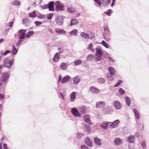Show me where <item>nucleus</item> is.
<instances>
[{"instance_id":"26","label":"nucleus","mask_w":149,"mask_h":149,"mask_svg":"<svg viewBox=\"0 0 149 149\" xmlns=\"http://www.w3.org/2000/svg\"><path fill=\"white\" fill-rule=\"evenodd\" d=\"M84 131L87 134H89L91 131V129L90 126L89 125H85L84 128Z\"/></svg>"},{"instance_id":"29","label":"nucleus","mask_w":149,"mask_h":149,"mask_svg":"<svg viewBox=\"0 0 149 149\" xmlns=\"http://www.w3.org/2000/svg\"><path fill=\"white\" fill-rule=\"evenodd\" d=\"M70 101L71 102L74 101L76 97V92H72L70 94Z\"/></svg>"},{"instance_id":"64","label":"nucleus","mask_w":149,"mask_h":149,"mask_svg":"<svg viewBox=\"0 0 149 149\" xmlns=\"http://www.w3.org/2000/svg\"><path fill=\"white\" fill-rule=\"evenodd\" d=\"M4 97L5 95L4 94L1 93L0 94V99H3L4 98Z\"/></svg>"},{"instance_id":"4","label":"nucleus","mask_w":149,"mask_h":149,"mask_svg":"<svg viewBox=\"0 0 149 149\" xmlns=\"http://www.w3.org/2000/svg\"><path fill=\"white\" fill-rule=\"evenodd\" d=\"M64 18H65V17L63 15L61 16H56L55 18L56 24L58 26L63 25Z\"/></svg>"},{"instance_id":"41","label":"nucleus","mask_w":149,"mask_h":149,"mask_svg":"<svg viewBox=\"0 0 149 149\" xmlns=\"http://www.w3.org/2000/svg\"><path fill=\"white\" fill-rule=\"evenodd\" d=\"M97 81L100 84H104L105 82V79L103 78H99L97 79Z\"/></svg>"},{"instance_id":"59","label":"nucleus","mask_w":149,"mask_h":149,"mask_svg":"<svg viewBox=\"0 0 149 149\" xmlns=\"http://www.w3.org/2000/svg\"><path fill=\"white\" fill-rule=\"evenodd\" d=\"M93 47L92 44L91 43L88 45L87 49L89 50H91V48H92Z\"/></svg>"},{"instance_id":"45","label":"nucleus","mask_w":149,"mask_h":149,"mask_svg":"<svg viewBox=\"0 0 149 149\" xmlns=\"http://www.w3.org/2000/svg\"><path fill=\"white\" fill-rule=\"evenodd\" d=\"M19 40L18 41V42L17 43H16V46L17 47H19V45H20V43L21 42H22L23 41V40L24 39V38H20V37H19Z\"/></svg>"},{"instance_id":"38","label":"nucleus","mask_w":149,"mask_h":149,"mask_svg":"<svg viewBox=\"0 0 149 149\" xmlns=\"http://www.w3.org/2000/svg\"><path fill=\"white\" fill-rule=\"evenodd\" d=\"M13 49L11 52V54L13 55H15L17 53L18 50L16 48L15 46L13 45Z\"/></svg>"},{"instance_id":"60","label":"nucleus","mask_w":149,"mask_h":149,"mask_svg":"<svg viewBox=\"0 0 149 149\" xmlns=\"http://www.w3.org/2000/svg\"><path fill=\"white\" fill-rule=\"evenodd\" d=\"M108 59L112 62H115V61L113 59V58L110 56H109L108 57Z\"/></svg>"},{"instance_id":"55","label":"nucleus","mask_w":149,"mask_h":149,"mask_svg":"<svg viewBox=\"0 0 149 149\" xmlns=\"http://www.w3.org/2000/svg\"><path fill=\"white\" fill-rule=\"evenodd\" d=\"M112 76L110 74H107V79L110 81L113 80V79L112 77Z\"/></svg>"},{"instance_id":"58","label":"nucleus","mask_w":149,"mask_h":149,"mask_svg":"<svg viewBox=\"0 0 149 149\" xmlns=\"http://www.w3.org/2000/svg\"><path fill=\"white\" fill-rule=\"evenodd\" d=\"M81 149H89L85 145H81Z\"/></svg>"},{"instance_id":"23","label":"nucleus","mask_w":149,"mask_h":149,"mask_svg":"<svg viewBox=\"0 0 149 149\" xmlns=\"http://www.w3.org/2000/svg\"><path fill=\"white\" fill-rule=\"evenodd\" d=\"M108 70L109 72V74H110L111 75L113 76L115 74L116 70L114 68L110 67L108 68Z\"/></svg>"},{"instance_id":"11","label":"nucleus","mask_w":149,"mask_h":149,"mask_svg":"<svg viewBox=\"0 0 149 149\" xmlns=\"http://www.w3.org/2000/svg\"><path fill=\"white\" fill-rule=\"evenodd\" d=\"M54 3L53 1H50L47 4V7L49 9V10L51 11H54Z\"/></svg>"},{"instance_id":"31","label":"nucleus","mask_w":149,"mask_h":149,"mask_svg":"<svg viewBox=\"0 0 149 149\" xmlns=\"http://www.w3.org/2000/svg\"><path fill=\"white\" fill-rule=\"evenodd\" d=\"M125 99L126 104L128 106H130V105L131 102L130 98L128 96H126L125 97Z\"/></svg>"},{"instance_id":"5","label":"nucleus","mask_w":149,"mask_h":149,"mask_svg":"<svg viewBox=\"0 0 149 149\" xmlns=\"http://www.w3.org/2000/svg\"><path fill=\"white\" fill-rule=\"evenodd\" d=\"M26 31V29H21L18 31V33H19L18 36L19 37H20V38L24 39L25 38V35Z\"/></svg>"},{"instance_id":"28","label":"nucleus","mask_w":149,"mask_h":149,"mask_svg":"<svg viewBox=\"0 0 149 149\" xmlns=\"http://www.w3.org/2000/svg\"><path fill=\"white\" fill-rule=\"evenodd\" d=\"M78 23V20L75 18H72L71 19L70 26H71L72 25H75L77 24Z\"/></svg>"},{"instance_id":"15","label":"nucleus","mask_w":149,"mask_h":149,"mask_svg":"<svg viewBox=\"0 0 149 149\" xmlns=\"http://www.w3.org/2000/svg\"><path fill=\"white\" fill-rule=\"evenodd\" d=\"M89 90L92 93L95 94H98L100 91L99 89L93 86H91Z\"/></svg>"},{"instance_id":"7","label":"nucleus","mask_w":149,"mask_h":149,"mask_svg":"<svg viewBox=\"0 0 149 149\" xmlns=\"http://www.w3.org/2000/svg\"><path fill=\"white\" fill-rule=\"evenodd\" d=\"M71 112L76 117L81 116V114L78 111L77 109L75 108H72L71 109Z\"/></svg>"},{"instance_id":"44","label":"nucleus","mask_w":149,"mask_h":149,"mask_svg":"<svg viewBox=\"0 0 149 149\" xmlns=\"http://www.w3.org/2000/svg\"><path fill=\"white\" fill-rule=\"evenodd\" d=\"M94 58V55L92 54L89 55L87 57L86 60L88 61H91Z\"/></svg>"},{"instance_id":"51","label":"nucleus","mask_w":149,"mask_h":149,"mask_svg":"<svg viewBox=\"0 0 149 149\" xmlns=\"http://www.w3.org/2000/svg\"><path fill=\"white\" fill-rule=\"evenodd\" d=\"M53 15V13H49L47 15V18L48 20H51L52 18Z\"/></svg>"},{"instance_id":"22","label":"nucleus","mask_w":149,"mask_h":149,"mask_svg":"<svg viewBox=\"0 0 149 149\" xmlns=\"http://www.w3.org/2000/svg\"><path fill=\"white\" fill-rule=\"evenodd\" d=\"M109 122H104L102 123H101L100 125V126L102 128L104 129H107V126L109 124Z\"/></svg>"},{"instance_id":"25","label":"nucleus","mask_w":149,"mask_h":149,"mask_svg":"<svg viewBox=\"0 0 149 149\" xmlns=\"http://www.w3.org/2000/svg\"><path fill=\"white\" fill-rule=\"evenodd\" d=\"M67 10L70 13H73L75 12V9L72 6L68 5L67 6Z\"/></svg>"},{"instance_id":"37","label":"nucleus","mask_w":149,"mask_h":149,"mask_svg":"<svg viewBox=\"0 0 149 149\" xmlns=\"http://www.w3.org/2000/svg\"><path fill=\"white\" fill-rule=\"evenodd\" d=\"M134 137V136H131L128 137L127 138V141L130 143H133Z\"/></svg>"},{"instance_id":"8","label":"nucleus","mask_w":149,"mask_h":149,"mask_svg":"<svg viewBox=\"0 0 149 149\" xmlns=\"http://www.w3.org/2000/svg\"><path fill=\"white\" fill-rule=\"evenodd\" d=\"M104 36L107 37H109L111 33L108 26L107 25H104Z\"/></svg>"},{"instance_id":"6","label":"nucleus","mask_w":149,"mask_h":149,"mask_svg":"<svg viewBox=\"0 0 149 149\" xmlns=\"http://www.w3.org/2000/svg\"><path fill=\"white\" fill-rule=\"evenodd\" d=\"M120 120L117 119L112 122H109L110 127L112 128H116L120 123Z\"/></svg>"},{"instance_id":"47","label":"nucleus","mask_w":149,"mask_h":149,"mask_svg":"<svg viewBox=\"0 0 149 149\" xmlns=\"http://www.w3.org/2000/svg\"><path fill=\"white\" fill-rule=\"evenodd\" d=\"M39 15L37 16V17L39 19H45L46 18L45 15H42L41 13H39Z\"/></svg>"},{"instance_id":"62","label":"nucleus","mask_w":149,"mask_h":149,"mask_svg":"<svg viewBox=\"0 0 149 149\" xmlns=\"http://www.w3.org/2000/svg\"><path fill=\"white\" fill-rule=\"evenodd\" d=\"M47 4L45 5L44 6H42L41 5V8L43 9H46L47 8H48V7H47Z\"/></svg>"},{"instance_id":"10","label":"nucleus","mask_w":149,"mask_h":149,"mask_svg":"<svg viewBox=\"0 0 149 149\" xmlns=\"http://www.w3.org/2000/svg\"><path fill=\"white\" fill-rule=\"evenodd\" d=\"M112 111L111 108L109 107H105L102 111V113L104 114H110Z\"/></svg>"},{"instance_id":"42","label":"nucleus","mask_w":149,"mask_h":149,"mask_svg":"<svg viewBox=\"0 0 149 149\" xmlns=\"http://www.w3.org/2000/svg\"><path fill=\"white\" fill-rule=\"evenodd\" d=\"M82 62V61L81 60L78 59L77 60L74 61V64L75 65L77 66L81 65Z\"/></svg>"},{"instance_id":"2","label":"nucleus","mask_w":149,"mask_h":149,"mask_svg":"<svg viewBox=\"0 0 149 149\" xmlns=\"http://www.w3.org/2000/svg\"><path fill=\"white\" fill-rule=\"evenodd\" d=\"M14 61L13 58L10 60H9V58L8 57L5 58L3 60V66L8 68H10L13 64Z\"/></svg>"},{"instance_id":"46","label":"nucleus","mask_w":149,"mask_h":149,"mask_svg":"<svg viewBox=\"0 0 149 149\" xmlns=\"http://www.w3.org/2000/svg\"><path fill=\"white\" fill-rule=\"evenodd\" d=\"M101 44L106 48H109V45L104 40H102Z\"/></svg>"},{"instance_id":"18","label":"nucleus","mask_w":149,"mask_h":149,"mask_svg":"<svg viewBox=\"0 0 149 149\" xmlns=\"http://www.w3.org/2000/svg\"><path fill=\"white\" fill-rule=\"evenodd\" d=\"M55 31L56 33L60 34H65L66 33L65 31L61 29H55Z\"/></svg>"},{"instance_id":"16","label":"nucleus","mask_w":149,"mask_h":149,"mask_svg":"<svg viewBox=\"0 0 149 149\" xmlns=\"http://www.w3.org/2000/svg\"><path fill=\"white\" fill-rule=\"evenodd\" d=\"M85 143L87 146L91 147L93 146L92 141L88 137H87L85 140Z\"/></svg>"},{"instance_id":"24","label":"nucleus","mask_w":149,"mask_h":149,"mask_svg":"<svg viewBox=\"0 0 149 149\" xmlns=\"http://www.w3.org/2000/svg\"><path fill=\"white\" fill-rule=\"evenodd\" d=\"M60 53H57L55 54L53 58V61L55 62H57L60 59Z\"/></svg>"},{"instance_id":"1","label":"nucleus","mask_w":149,"mask_h":149,"mask_svg":"<svg viewBox=\"0 0 149 149\" xmlns=\"http://www.w3.org/2000/svg\"><path fill=\"white\" fill-rule=\"evenodd\" d=\"M10 76V74L8 72H4L2 73L0 77V86H2L4 84L3 86H6Z\"/></svg>"},{"instance_id":"39","label":"nucleus","mask_w":149,"mask_h":149,"mask_svg":"<svg viewBox=\"0 0 149 149\" xmlns=\"http://www.w3.org/2000/svg\"><path fill=\"white\" fill-rule=\"evenodd\" d=\"M86 107H81L79 109V112L83 114L86 113Z\"/></svg>"},{"instance_id":"52","label":"nucleus","mask_w":149,"mask_h":149,"mask_svg":"<svg viewBox=\"0 0 149 149\" xmlns=\"http://www.w3.org/2000/svg\"><path fill=\"white\" fill-rule=\"evenodd\" d=\"M29 21V19L28 18H25L22 20V23L23 24H25L28 23Z\"/></svg>"},{"instance_id":"35","label":"nucleus","mask_w":149,"mask_h":149,"mask_svg":"<svg viewBox=\"0 0 149 149\" xmlns=\"http://www.w3.org/2000/svg\"><path fill=\"white\" fill-rule=\"evenodd\" d=\"M95 60L97 61H100L102 60V55H99L98 54H95Z\"/></svg>"},{"instance_id":"63","label":"nucleus","mask_w":149,"mask_h":149,"mask_svg":"<svg viewBox=\"0 0 149 149\" xmlns=\"http://www.w3.org/2000/svg\"><path fill=\"white\" fill-rule=\"evenodd\" d=\"M10 50H7L5 51L3 53V55L5 56L10 53Z\"/></svg>"},{"instance_id":"13","label":"nucleus","mask_w":149,"mask_h":149,"mask_svg":"<svg viewBox=\"0 0 149 149\" xmlns=\"http://www.w3.org/2000/svg\"><path fill=\"white\" fill-rule=\"evenodd\" d=\"M113 105L117 109H120L121 107V104L118 100L114 101Z\"/></svg>"},{"instance_id":"12","label":"nucleus","mask_w":149,"mask_h":149,"mask_svg":"<svg viewBox=\"0 0 149 149\" xmlns=\"http://www.w3.org/2000/svg\"><path fill=\"white\" fill-rule=\"evenodd\" d=\"M71 77L69 75H66L61 80V83H65L68 82L70 80Z\"/></svg>"},{"instance_id":"57","label":"nucleus","mask_w":149,"mask_h":149,"mask_svg":"<svg viewBox=\"0 0 149 149\" xmlns=\"http://www.w3.org/2000/svg\"><path fill=\"white\" fill-rule=\"evenodd\" d=\"M42 22H41L36 21L34 23L37 26H38L42 24Z\"/></svg>"},{"instance_id":"27","label":"nucleus","mask_w":149,"mask_h":149,"mask_svg":"<svg viewBox=\"0 0 149 149\" xmlns=\"http://www.w3.org/2000/svg\"><path fill=\"white\" fill-rule=\"evenodd\" d=\"M96 52L95 54H98L99 55H103V51L102 49L100 47L96 48Z\"/></svg>"},{"instance_id":"36","label":"nucleus","mask_w":149,"mask_h":149,"mask_svg":"<svg viewBox=\"0 0 149 149\" xmlns=\"http://www.w3.org/2000/svg\"><path fill=\"white\" fill-rule=\"evenodd\" d=\"M29 16L30 17L35 18L37 17V14L35 12V11L33 10L32 13H29Z\"/></svg>"},{"instance_id":"53","label":"nucleus","mask_w":149,"mask_h":149,"mask_svg":"<svg viewBox=\"0 0 149 149\" xmlns=\"http://www.w3.org/2000/svg\"><path fill=\"white\" fill-rule=\"evenodd\" d=\"M123 82V81L121 80H119L117 82L116 84L114 86V87H117L119 85L121 84Z\"/></svg>"},{"instance_id":"17","label":"nucleus","mask_w":149,"mask_h":149,"mask_svg":"<svg viewBox=\"0 0 149 149\" xmlns=\"http://www.w3.org/2000/svg\"><path fill=\"white\" fill-rule=\"evenodd\" d=\"M122 143V140L119 138L115 139L113 141L114 144L117 146L120 145Z\"/></svg>"},{"instance_id":"3","label":"nucleus","mask_w":149,"mask_h":149,"mask_svg":"<svg viewBox=\"0 0 149 149\" xmlns=\"http://www.w3.org/2000/svg\"><path fill=\"white\" fill-rule=\"evenodd\" d=\"M55 5L56 11H61L64 10V5L60 1H56L55 3Z\"/></svg>"},{"instance_id":"56","label":"nucleus","mask_w":149,"mask_h":149,"mask_svg":"<svg viewBox=\"0 0 149 149\" xmlns=\"http://www.w3.org/2000/svg\"><path fill=\"white\" fill-rule=\"evenodd\" d=\"M104 37V39L107 42H109L111 40V38L109 37H107L105 36H104V34H103Z\"/></svg>"},{"instance_id":"19","label":"nucleus","mask_w":149,"mask_h":149,"mask_svg":"<svg viewBox=\"0 0 149 149\" xmlns=\"http://www.w3.org/2000/svg\"><path fill=\"white\" fill-rule=\"evenodd\" d=\"M102 140L96 137L94 138V141L95 143L97 146H101L102 145L101 141Z\"/></svg>"},{"instance_id":"21","label":"nucleus","mask_w":149,"mask_h":149,"mask_svg":"<svg viewBox=\"0 0 149 149\" xmlns=\"http://www.w3.org/2000/svg\"><path fill=\"white\" fill-rule=\"evenodd\" d=\"M84 119L85 121L88 124L92 125L91 122L90 121V116L88 115H85L84 116Z\"/></svg>"},{"instance_id":"43","label":"nucleus","mask_w":149,"mask_h":149,"mask_svg":"<svg viewBox=\"0 0 149 149\" xmlns=\"http://www.w3.org/2000/svg\"><path fill=\"white\" fill-rule=\"evenodd\" d=\"M12 4L14 6H17L20 5V2L18 0H14L12 2Z\"/></svg>"},{"instance_id":"30","label":"nucleus","mask_w":149,"mask_h":149,"mask_svg":"<svg viewBox=\"0 0 149 149\" xmlns=\"http://www.w3.org/2000/svg\"><path fill=\"white\" fill-rule=\"evenodd\" d=\"M68 64L65 63H62L60 65L61 68L63 70H67Z\"/></svg>"},{"instance_id":"9","label":"nucleus","mask_w":149,"mask_h":149,"mask_svg":"<svg viewBox=\"0 0 149 149\" xmlns=\"http://www.w3.org/2000/svg\"><path fill=\"white\" fill-rule=\"evenodd\" d=\"M105 105V103L104 101H100L96 103V107L97 108L102 109L103 108Z\"/></svg>"},{"instance_id":"61","label":"nucleus","mask_w":149,"mask_h":149,"mask_svg":"<svg viewBox=\"0 0 149 149\" xmlns=\"http://www.w3.org/2000/svg\"><path fill=\"white\" fill-rule=\"evenodd\" d=\"M13 24V22L11 21V22L8 23L7 24V25L8 26H10V28H11Z\"/></svg>"},{"instance_id":"34","label":"nucleus","mask_w":149,"mask_h":149,"mask_svg":"<svg viewBox=\"0 0 149 149\" xmlns=\"http://www.w3.org/2000/svg\"><path fill=\"white\" fill-rule=\"evenodd\" d=\"M80 36L81 37L85 39H88L89 38V35L84 32H82L81 33Z\"/></svg>"},{"instance_id":"54","label":"nucleus","mask_w":149,"mask_h":149,"mask_svg":"<svg viewBox=\"0 0 149 149\" xmlns=\"http://www.w3.org/2000/svg\"><path fill=\"white\" fill-rule=\"evenodd\" d=\"M141 144L143 148L145 149L146 148V142L145 141H142L141 143Z\"/></svg>"},{"instance_id":"32","label":"nucleus","mask_w":149,"mask_h":149,"mask_svg":"<svg viewBox=\"0 0 149 149\" xmlns=\"http://www.w3.org/2000/svg\"><path fill=\"white\" fill-rule=\"evenodd\" d=\"M110 0H102L101 3L104 6H106L110 4Z\"/></svg>"},{"instance_id":"40","label":"nucleus","mask_w":149,"mask_h":149,"mask_svg":"<svg viewBox=\"0 0 149 149\" xmlns=\"http://www.w3.org/2000/svg\"><path fill=\"white\" fill-rule=\"evenodd\" d=\"M34 33V32L33 31H29L26 34L25 37L26 38H29Z\"/></svg>"},{"instance_id":"20","label":"nucleus","mask_w":149,"mask_h":149,"mask_svg":"<svg viewBox=\"0 0 149 149\" xmlns=\"http://www.w3.org/2000/svg\"><path fill=\"white\" fill-rule=\"evenodd\" d=\"M133 111L134 113L135 118H136V123L137 124H138L137 120H139V118L140 117V116L137 109H133Z\"/></svg>"},{"instance_id":"48","label":"nucleus","mask_w":149,"mask_h":149,"mask_svg":"<svg viewBox=\"0 0 149 149\" xmlns=\"http://www.w3.org/2000/svg\"><path fill=\"white\" fill-rule=\"evenodd\" d=\"M112 10L111 9H109L106 12H104V13L106 14L109 16H110L111 14Z\"/></svg>"},{"instance_id":"33","label":"nucleus","mask_w":149,"mask_h":149,"mask_svg":"<svg viewBox=\"0 0 149 149\" xmlns=\"http://www.w3.org/2000/svg\"><path fill=\"white\" fill-rule=\"evenodd\" d=\"M78 34V31L77 30L74 29L71 31L69 33V35L70 36L73 35L76 36Z\"/></svg>"},{"instance_id":"50","label":"nucleus","mask_w":149,"mask_h":149,"mask_svg":"<svg viewBox=\"0 0 149 149\" xmlns=\"http://www.w3.org/2000/svg\"><path fill=\"white\" fill-rule=\"evenodd\" d=\"M83 136H84V134L78 132L76 136L78 138L81 139V137Z\"/></svg>"},{"instance_id":"14","label":"nucleus","mask_w":149,"mask_h":149,"mask_svg":"<svg viewBox=\"0 0 149 149\" xmlns=\"http://www.w3.org/2000/svg\"><path fill=\"white\" fill-rule=\"evenodd\" d=\"M81 79L79 77V76L76 75L73 78V83L75 85L77 84L81 81Z\"/></svg>"},{"instance_id":"49","label":"nucleus","mask_w":149,"mask_h":149,"mask_svg":"<svg viewBox=\"0 0 149 149\" xmlns=\"http://www.w3.org/2000/svg\"><path fill=\"white\" fill-rule=\"evenodd\" d=\"M118 91L120 94L122 95L125 93V91L121 88H120L119 89Z\"/></svg>"}]
</instances>
